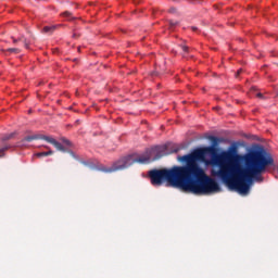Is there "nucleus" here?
Returning a JSON list of instances; mask_svg holds the SVG:
<instances>
[{
	"label": "nucleus",
	"mask_w": 278,
	"mask_h": 278,
	"mask_svg": "<svg viewBox=\"0 0 278 278\" xmlns=\"http://www.w3.org/2000/svg\"><path fill=\"white\" fill-rule=\"evenodd\" d=\"M34 140H46V142H49V144H52L53 147H55L58 151H62L63 153H66V148H64V146H62V143H60L58 140L49 136H40V135L27 136L22 140V144H24V142H31Z\"/></svg>",
	"instance_id": "4"
},
{
	"label": "nucleus",
	"mask_w": 278,
	"mask_h": 278,
	"mask_svg": "<svg viewBox=\"0 0 278 278\" xmlns=\"http://www.w3.org/2000/svg\"><path fill=\"white\" fill-rule=\"evenodd\" d=\"M257 97L262 99L264 96L262 93H257Z\"/></svg>",
	"instance_id": "21"
},
{
	"label": "nucleus",
	"mask_w": 278,
	"mask_h": 278,
	"mask_svg": "<svg viewBox=\"0 0 278 278\" xmlns=\"http://www.w3.org/2000/svg\"><path fill=\"white\" fill-rule=\"evenodd\" d=\"M179 151H181V147H179L177 144L172 146L170 153H179Z\"/></svg>",
	"instance_id": "13"
},
{
	"label": "nucleus",
	"mask_w": 278,
	"mask_h": 278,
	"mask_svg": "<svg viewBox=\"0 0 278 278\" xmlns=\"http://www.w3.org/2000/svg\"><path fill=\"white\" fill-rule=\"evenodd\" d=\"M208 140H211L213 147H206V148H203V149H197V151H205V149H213V150L210 151V152H205V154H204V161H197V164H199V162H205V155H206L207 153H215L216 149H214V147H218V142H223V139H222V138L214 137V136H210V137H208Z\"/></svg>",
	"instance_id": "5"
},
{
	"label": "nucleus",
	"mask_w": 278,
	"mask_h": 278,
	"mask_svg": "<svg viewBox=\"0 0 278 278\" xmlns=\"http://www.w3.org/2000/svg\"><path fill=\"white\" fill-rule=\"evenodd\" d=\"M210 151H214V149L194 150L190 154L178 156V162H184L185 166L150 170L149 177L152 186H162L164 181H167L173 188H179L184 192H192V194L219 192L220 186L217 181L205 175L203 167L197 163L204 162L205 153Z\"/></svg>",
	"instance_id": "2"
},
{
	"label": "nucleus",
	"mask_w": 278,
	"mask_h": 278,
	"mask_svg": "<svg viewBox=\"0 0 278 278\" xmlns=\"http://www.w3.org/2000/svg\"><path fill=\"white\" fill-rule=\"evenodd\" d=\"M55 29V26H45L43 33L49 34V31H53Z\"/></svg>",
	"instance_id": "14"
},
{
	"label": "nucleus",
	"mask_w": 278,
	"mask_h": 278,
	"mask_svg": "<svg viewBox=\"0 0 278 278\" xmlns=\"http://www.w3.org/2000/svg\"><path fill=\"white\" fill-rule=\"evenodd\" d=\"M12 40H13L14 45H16V42H18V39H16L14 37H12Z\"/></svg>",
	"instance_id": "18"
},
{
	"label": "nucleus",
	"mask_w": 278,
	"mask_h": 278,
	"mask_svg": "<svg viewBox=\"0 0 278 278\" xmlns=\"http://www.w3.org/2000/svg\"><path fill=\"white\" fill-rule=\"evenodd\" d=\"M11 146H3L2 148H0V157H5V151H8V149H10Z\"/></svg>",
	"instance_id": "11"
},
{
	"label": "nucleus",
	"mask_w": 278,
	"mask_h": 278,
	"mask_svg": "<svg viewBox=\"0 0 278 278\" xmlns=\"http://www.w3.org/2000/svg\"><path fill=\"white\" fill-rule=\"evenodd\" d=\"M4 51H5V53H14V54L21 53V49H18V48H9Z\"/></svg>",
	"instance_id": "10"
},
{
	"label": "nucleus",
	"mask_w": 278,
	"mask_h": 278,
	"mask_svg": "<svg viewBox=\"0 0 278 278\" xmlns=\"http://www.w3.org/2000/svg\"><path fill=\"white\" fill-rule=\"evenodd\" d=\"M243 166L240 165L236 155L231 152H224L212 159L213 166H218V170H212L213 177L223 180L230 190L247 197L251 192L253 181L262 184L268 166L275 164V160L266 154L264 150H253L242 157Z\"/></svg>",
	"instance_id": "1"
},
{
	"label": "nucleus",
	"mask_w": 278,
	"mask_h": 278,
	"mask_svg": "<svg viewBox=\"0 0 278 278\" xmlns=\"http://www.w3.org/2000/svg\"><path fill=\"white\" fill-rule=\"evenodd\" d=\"M192 31H198L199 28H197L195 26L191 27Z\"/></svg>",
	"instance_id": "19"
},
{
	"label": "nucleus",
	"mask_w": 278,
	"mask_h": 278,
	"mask_svg": "<svg viewBox=\"0 0 278 278\" xmlns=\"http://www.w3.org/2000/svg\"><path fill=\"white\" fill-rule=\"evenodd\" d=\"M168 146L160 147L156 146L151 150H147L144 154L137 156L136 154H130L127 156H123L117 160L111 167H102L100 170L102 173H116V170H125V168H129V166H134V164H151V162H155L164 155H168L166 152Z\"/></svg>",
	"instance_id": "3"
},
{
	"label": "nucleus",
	"mask_w": 278,
	"mask_h": 278,
	"mask_svg": "<svg viewBox=\"0 0 278 278\" xmlns=\"http://www.w3.org/2000/svg\"><path fill=\"white\" fill-rule=\"evenodd\" d=\"M70 154L72 155V157H75V152L70 151Z\"/></svg>",
	"instance_id": "20"
},
{
	"label": "nucleus",
	"mask_w": 278,
	"mask_h": 278,
	"mask_svg": "<svg viewBox=\"0 0 278 278\" xmlns=\"http://www.w3.org/2000/svg\"><path fill=\"white\" fill-rule=\"evenodd\" d=\"M178 24H179L178 22L169 21V26H170V27H175V26H177Z\"/></svg>",
	"instance_id": "16"
},
{
	"label": "nucleus",
	"mask_w": 278,
	"mask_h": 278,
	"mask_svg": "<svg viewBox=\"0 0 278 278\" xmlns=\"http://www.w3.org/2000/svg\"><path fill=\"white\" fill-rule=\"evenodd\" d=\"M180 47L184 51L182 58H188V53H190V48L188 46H180Z\"/></svg>",
	"instance_id": "12"
},
{
	"label": "nucleus",
	"mask_w": 278,
	"mask_h": 278,
	"mask_svg": "<svg viewBox=\"0 0 278 278\" xmlns=\"http://www.w3.org/2000/svg\"><path fill=\"white\" fill-rule=\"evenodd\" d=\"M35 155L36 157H47V155H53V150H49L48 152H38Z\"/></svg>",
	"instance_id": "7"
},
{
	"label": "nucleus",
	"mask_w": 278,
	"mask_h": 278,
	"mask_svg": "<svg viewBox=\"0 0 278 278\" xmlns=\"http://www.w3.org/2000/svg\"><path fill=\"white\" fill-rule=\"evenodd\" d=\"M242 73V68L238 70L236 73V77H240V74Z\"/></svg>",
	"instance_id": "17"
},
{
	"label": "nucleus",
	"mask_w": 278,
	"mask_h": 278,
	"mask_svg": "<svg viewBox=\"0 0 278 278\" xmlns=\"http://www.w3.org/2000/svg\"><path fill=\"white\" fill-rule=\"evenodd\" d=\"M14 136H16V132H11V134H7L1 138L2 142H7V140H12V138H14Z\"/></svg>",
	"instance_id": "8"
},
{
	"label": "nucleus",
	"mask_w": 278,
	"mask_h": 278,
	"mask_svg": "<svg viewBox=\"0 0 278 278\" xmlns=\"http://www.w3.org/2000/svg\"><path fill=\"white\" fill-rule=\"evenodd\" d=\"M18 42H24V47L25 49H29V41H27V39L25 38V36H21L20 38H17Z\"/></svg>",
	"instance_id": "9"
},
{
	"label": "nucleus",
	"mask_w": 278,
	"mask_h": 278,
	"mask_svg": "<svg viewBox=\"0 0 278 278\" xmlns=\"http://www.w3.org/2000/svg\"><path fill=\"white\" fill-rule=\"evenodd\" d=\"M63 144H65V147H72L73 143H71V140L66 139V138H61Z\"/></svg>",
	"instance_id": "15"
},
{
	"label": "nucleus",
	"mask_w": 278,
	"mask_h": 278,
	"mask_svg": "<svg viewBox=\"0 0 278 278\" xmlns=\"http://www.w3.org/2000/svg\"><path fill=\"white\" fill-rule=\"evenodd\" d=\"M61 16H63L67 21H75V16H73V13H71V11H65L61 13Z\"/></svg>",
	"instance_id": "6"
}]
</instances>
